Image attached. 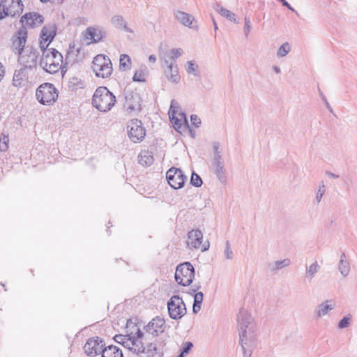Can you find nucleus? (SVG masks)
Segmentation results:
<instances>
[{"label": "nucleus", "mask_w": 357, "mask_h": 357, "mask_svg": "<svg viewBox=\"0 0 357 357\" xmlns=\"http://www.w3.org/2000/svg\"><path fill=\"white\" fill-rule=\"evenodd\" d=\"M239 344L243 357H250L257 347V339L253 318L245 310L241 309L238 314Z\"/></svg>", "instance_id": "1"}, {"label": "nucleus", "mask_w": 357, "mask_h": 357, "mask_svg": "<svg viewBox=\"0 0 357 357\" xmlns=\"http://www.w3.org/2000/svg\"><path fill=\"white\" fill-rule=\"evenodd\" d=\"M133 327L135 328V332L131 331L130 333L127 335H116L114 340L130 351L139 355L145 351L142 342L144 333L136 325Z\"/></svg>", "instance_id": "2"}, {"label": "nucleus", "mask_w": 357, "mask_h": 357, "mask_svg": "<svg viewBox=\"0 0 357 357\" xmlns=\"http://www.w3.org/2000/svg\"><path fill=\"white\" fill-rule=\"evenodd\" d=\"M115 102V96L105 86L98 87L96 90L92 98L93 105L102 112L110 110Z\"/></svg>", "instance_id": "3"}, {"label": "nucleus", "mask_w": 357, "mask_h": 357, "mask_svg": "<svg viewBox=\"0 0 357 357\" xmlns=\"http://www.w3.org/2000/svg\"><path fill=\"white\" fill-rule=\"evenodd\" d=\"M62 63V54L55 49H52L43 52L39 65L46 72L54 74L59 72Z\"/></svg>", "instance_id": "4"}, {"label": "nucleus", "mask_w": 357, "mask_h": 357, "mask_svg": "<svg viewBox=\"0 0 357 357\" xmlns=\"http://www.w3.org/2000/svg\"><path fill=\"white\" fill-rule=\"evenodd\" d=\"M91 68L95 75L101 78L109 77L113 70L111 60L102 54H98L93 58Z\"/></svg>", "instance_id": "5"}, {"label": "nucleus", "mask_w": 357, "mask_h": 357, "mask_svg": "<svg viewBox=\"0 0 357 357\" xmlns=\"http://www.w3.org/2000/svg\"><path fill=\"white\" fill-rule=\"evenodd\" d=\"M36 96L40 103L50 105L57 100L58 91L52 84L43 83L37 89Z\"/></svg>", "instance_id": "6"}, {"label": "nucleus", "mask_w": 357, "mask_h": 357, "mask_svg": "<svg viewBox=\"0 0 357 357\" xmlns=\"http://www.w3.org/2000/svg\"><path fill=\"white\" fill-rule=\"evenodd\" d=\"M175 280L182 286L190 285L195 278V268L190 262H184L176 266Z\"/></svg>", "instance_id": "7"}, {"label": "nucleus", "mask_w": 357, "mask_h": 357, "mask_svg": "<svg viewBox=\"0 0 357 357\" xmlns=\"http://www.w3.org/2000/svg\"><path fill=\"white\" fill-rule=\"evenodd\" d=\"M39 55L40 52L36 48L27 45L24 51L18 54V62L22 67L32 70L37 66Z\"/></svg>", "instance_id": "8"}, {"label": "nucleus", "mask_w": 357, "mask_h": 357, "mask_svg": "<svg viewBox=\"0 0 357 357\" xmlns=\"http://www.w3.org/2000/svg\"><path fill=\"white\" fill-rule=\"evenodd\" d=\"M168 313L173 319H181L187 312L183 299L178 295L173 296L167 302Z\"/></svg>", "instance_id": "9"}, {"label": "nucleus", "mask_w": 357, "mask_h": 357, "mask_svg": "<svg viewBox=\"0 0 357 357\" xmlns=\"http://www.w3.org/2000/svg\"><path fill=\"white\" fill-rule=\"evenodd\" d=\"M129 139L134 143L141 142L146 136L145 128L140 120L134 119L130 120L127 126Z\"/></svg>", "instance_id": "10"}, {"label": "nucleus", "mask_w": 357, "mask_h": 357, "mask_svg": "<svg viewBox=\"0 0 357 357\" xmlns=\"http://www.w3.org/2000/svg\"><path fill=\"white\" fill-rule=\"evenodd\" d=\"M1 6L0 20L6 16L20 15L23 11V3L21 0H3L1 1Z\"/></svg>", "instance_id": "11"}, {"label": "nucleus", "mask_w": 357, "mask_h": 357, "mask_svg": "<svg viewBox=\"0 0 357 357\" xmlns=\"http://www.w3.org/2000/svg\"><path fill=\"white\" fill-rule=\"evenodd\" d=\"M166 178L172 188L180 189L183 187L187 176L184 175L181 169L171 167L166 173Z\"/></svg>", "instance_id": "12"}, {"label": "nucleus", "mask_w": 357, "mask_h": 357, "mask_svg": "<svg viewBox=\"0 0 357 357\" xmlns=\"http://www.w3.org/2000/svg\"><path fill=\"white\" fill-rule=\"evenodd\" d=\"M27 40V31L24 27L18 29L12 36L11 50L15 54H19L25 49Z\"/></svg>", "instance_id": "13"}, {"label": "nucleus", "mask_w": 357, "mask_h": 357, "mask_svg": "<svg viewBox=\"0 0 357 357\" xmlns=\"http://www.w3.org/2000/svg\"><path fill=\"white\" fill-rule=\"evenodd\" d=\"M105 344L103 340L99 337L89 338L84 346V350L87 356H96L102 354L104 349Z\"/></svg>", "instance_id": "14"}, {"label": "nucleus", "mask_w": 357, "mask_h": 357, "mask_svg": "<svg viewBox=\"0 0 357 357\" xmlns=\"http://www.w3.org/2000/svg\"><path fill=\"white\" fill-rule=\"evenodd\" d=\"M165 320L160 316H157L152 319L148 324L144 326V330L147 333L155 337L162 333L165 331Z\"/></svg>", "instance_id": "15"}, {"label": "nucleus", "mask_w": 357, "mask_h": 357, "mask_svg": "<svg viewBox=\"0 0 357 357\" xmlns=\"http://www.w3.org/2000/svg\"><path fill=\"white\" fill-rule=\"evenodd\" d=\"M124 107L128 112H139L141 110V97L138 93L129 92L126 95Z\"/></svg>", "instance_id": "16"}, {"label": "nucleus", "mask_w": 357, "mask_h": 357, "mask_svg": "<svg viewBox=\"0 0 357 357\" xmlns=\"http://www.w3.org/2000/svg\"><path fill=\"white\" fill-rule=\"evenodd\" d=\"M161 59L164 60L165 63L167 66V69L165 72L167 79L172 83H178L181 77L177 65L175 63H169L165 56L161 57Z\"/></svg>", "instance_id": "17"}, {"label": "nucleus", "mask_w": 357, "mask_h": 357, "mask_svg": "<svg viewBox=\"0 0 357 357\" xmlns=\"http://www.w3.org/2000/svg\"><path fill=\"white\" fill-rule=\"evenodd\" d=\"M203 239V234L199 229H192L188 232L187 245L190 249L200 248Z\"/></svg>", "instance_id": "18"}, {"label": "nucleus", "mask_w": 357, "mask_h": 357, "mask_svg": "<svg viewBox=\"0 0 357 357\" xmlns=\"http://www.w3.org/2000/svg\"><path fill=\"white\" fill-rule=\"evenodd\" d=\"M21 22L30 27L39 26L43 22V17L36 13H26L21 18Z\"/></svg>", "instance_id": "19"}, {"label": "nucleus", "mask_w": 357, "mask_h": 357, "mask_svg": "<svg viewBox=\"0 0 357 357\" xmlns=\"http://www.w3.org/2000/svg\"><path fill=\"white\" fill-rule=\"evenodd\" d=\"M335 307V303L332 300H326V301L318 305L314 310V313L317 318L322 317L328 314V312Z\"/></svg>", "instance_id": "20"}, {"label": "nucleus", "mask_w": 357, "mask_h": 357, "mask_svg": "<svg viewBox=\"0 0 357 357\" xmlns=\"http://www.w3.org/2000/svg\"><path fill=\"white\" fill-rule=\"evenodd\" d=\"M27 68L22 67L16 70L13 78V84L16 87H22L25 85L28 79Z\"/></svg>", "instance_id": "21"}, {"label": "nucleus", "mask_w": 357, "mask_h": 357, "mask_svg": "<svg viewBox=\"0 0 357 357\" xmlns=\"http://www.w3.org/2000/svg\"><path fill=\"white\" fill-rule=\"evenodd\" d=\"M175 16L178 21L184 26H189L191 29L197 28L196 22H194L195 18L192 15L185 12L178 10L176 12Z\"/></svg>", "instance_id": "22"}, {"label": "nucleus", "mask_w": 357, "mask_h": 357, "mask_svg": "<svg viewBox=\"0 0 357 357\" xmlns=\"http://www.w3.org/2000/svg\"><path fill=\"white\" fill-rule=\"evenodd\" d=\"M85 37L93 43L99 42L103 37L102 31L97 28L89 27L86 30Z\"/></svg>", "instance_id": "23"}, {"label": "nucleus", "mask_w": 357, "mask_h": 357, "mask_svg": "<svg viewBox=\"0 0 357 357\" xmlns=\"http://www.w3.org/2000/svg\"><path fill=\"white\" fill-rule=\"evenodd\" d=\"M154 161L153 155L151 151L143 150L138 155V162L143 166H150Z\"/></svg>", "instance_id": "24"}, {"label": "nucleus", "mask_w": 357, "mask_h": 357, "mask_svg": "<svg viewBox=\"0 0 357 357\" xmlns=\"http://www.w3.org/2000/svg\"><path fill=\"white\" fill-rule=\"evenodd\" d=\"M321 267L317 261H314L310 265H305V277L308 281H311L319 271Z\"/></svg>", "instance_id": "25"}, {"label": "nucleus", "mask_w": 357, "mask_h": 357, "mask_svg": "<svg viewBox=\"0 0 357 357\" xmlns=\"http://www.w3.org/2000/svg\"><path fill=\"white\" fill-rule=\"evenodd\" d=\"M101 354L102 357H123L122 351L114 345L105 347Z\"/></svg>", "instance_id": "26"}, {"label": "nucleus", "mask_w": 357, "mask_h": 357, "mask_svg": "<svg viewBox=\"0 0 357 357\" xmlns=\"http://www.w3.org/2000/svg\"><path fill=\"white\" fill-rule=\"evenodd\" d=\"M213 169H214V174L218 178V180L222 183H224L227 181V178L225 176L226 174V169L224 167V163L223 162H218L216 164H212Z\"/></svg>", "instance_id": "27"}, {"label": "nucleus", "mask_w": 357, "mask_h": 357, "mask_svg": "<svg viewBox=\"0 0 357 357\" xmlns=\"http://www.w3.org/2000/svg\"><path fill=\"white\" fill-rule=\"evenodd\" d=\"M169 118L172 123L178 128H181L183 123L188 124L186 116L182 112H180L178 114H169Z\"/></svg>", "instance_id": "28"}, {"label": "nucleus", "mask_w": 357, "mask_h": 357, "mask_svg": "<svg viewBox=\"0 0 357 357\" xmlns=\"http://www.w3.org/2000/svg\"><path fill=\"white\" fill-rule=\"evenodd\" d=\"M55 35V26L53 25H47L45 26L43 28L41 31L40 38H47L49 40V43H51V41L54 39Z\"/></svg>", "instance_id": "29"}, {"label": "nucleus", "mask_w": 357, "mask_h": 357, "mask_svg": "<svg viewBox=\"0 0 357 357\" xmlns=\"http://www.w3.org/2000/svg\"><path fill=\"white\" fill-rule=\"evenodd\" d=\"M291 264V260L288 258L278 260L268 264L270 271H275L287 267Z\"/></svg>", "instance_id": "30"}, {"label": "nucleus", "mask_w": 357, "mask_h": 357, "mask_svg": "<svg viewBox=\"0 0 357 357\" xmlns=\"http://www.w3.org/2000/svg\"><path fill=\"white\" fill-rule=\"evenodd\" d=\"M215 10L220 13L222 16L225 17L227 19H228L230 21H232L234 22H236V15L229 11V10L222 7L220 5H217L215 6Z\"/></svg>", "instance_id": "31"}, {"label": "nucleus", "mask_w": 357, "mask_h": 357, "mask_svg": "<svg viewBox=\"0 0 357 357\" xmlns=\"http://www.w3.org/2000/svg\"><path fill=\"white\" fill-rule=\"evenodd\" d=\"M147 75V68L146 66H142L140 68L135 72L133 76L134 82H143L146 80V77Z\"/></svg>", "instance_id": "32"}, {"label": "nucleus", "mask_w": 357, "mask_h": 357, "mask_svg": "<svg viewBox=\"0 0 357 357\" xmlns=\"http://www.w3.org/2000/svg\"><path fill=\"white\" fill-rule=\"evenodd\" d=\"M338 270L343 277L345 278L348 276L351 271L349 261L340 259L338 264Z\"/></svg>", "instance_id": "33"}, {"label": "nucleus", "mask_w": 357, "mask_h": 357, "mask_svg": "<svg viewBox=\"0 0 357 357\" xmlns=\"http://www.w3.org/2000/svg\"><path fill=\"white\" fill-rule=\"evenodd\" d=\"M131 59L127 54H121L120 56L119 68L122 70H127L130 69Z\"/></svg>", "instance_id": "34"}, {"label": "nucleus", "mask_w": 357, "mask_h": 357, "mask_svg": "<svg viewBox=\"0 0 357 357\" xmlns=\"http://www.w3.org/2000/svg\"><path fill=\"white\" fill-rule=\"evenodd\" d=\"M291 51V45L288 42H285L280 45L277 51V56L279 58H282L287 56Z\"/></svg>", "instance_id": "35"}, {"label": "nucleus", "mask_w": 357, "mask_h": 357, "mask_svg": "<svg viewBox=\"0 0 357 357\" xmlns=\"http://www.w3.org/2000/svg\"><path fill=\"white\" fill-rule=\"evenodd\" d=\"M183 50L181 48L177 49H172L168 52L166 55H164V56H167L168 59L174 61L173 63H175V60L180 57L183 54ZM163 57V56H160V58Z\"/></svg>", "instance_id": "36"}, {"label": "nucleus", "mask_w": 357, "mask_h": 357, "mask_svg": "<svg viewBox=\"0 0 357 357\" xmlns=\"http://www.w3.org/2000/svg\"><path fill=\"white\" fill-rule=\"evenodd\" d=\"M352 320V315L350 314H348L347 315L344 316L339 322L337 324V327L339 329H344L346 328H348Z\"/></svg>", "instance_id": "37"}, {"label": "nucleus", "mask_w": 357, "mask_h": 357, "mask_svg": "<svg viewBox=\"0 0 357 357\" xmlns=\"http://www.w3.org/2000/svg\"><path fill=\"white\" fill-rule=\"evenodd\" d=\"M112 24L116 28H124L126 29V24L124 20L121 15H114L112 18Z\"/></svg>", "instance_id": "38"}, {"label": "nucleus", "mask_w": 357, "mask_h": 357, "mask_svg": "<svg viewBox=\"0 0 357 357\" xmlns=\"http://www.w3.org/2000/svg\"><path fill=\"white\" fill-rule=\"evenodd\" d=\"M198 66L195 64L193 61H189L187 62L186 71L188 74H193L194 75H198L197 74Z\"/></svg>", "instance_id": "39"}, {"label": "nucleus", "mask_w": 357, "mask_h": 357, "mask_svg": "<svg viewBox=\"0 0 357 357\" xmlns=\"http://www.w3.org/2000/svg\"><path fill=\"white\" fill-rule=\"evenodd\" d=\"M8 136L2 134L0 136V151H6L8 148Z\"/></svg>", "instance_id": "40"}, {"label": "nucleus", "mask_w": 357, "mask_h": 357, "mask_svg": "<svg viewBox=\"0 0 357 357\" xmlns=\"http://www.w3.org/2000/svg\"><path fill=\"white\" fill-rule=\"evenodd\" d=\"M190 183L195 187H200L202 184V180L198 174L192 172L190 178Z\"/></svg>", "instance_id": "41"}, {"label": "nucleus", "mask_w": 357, "mask_h": 357, "mask_svg": "<svg viewBox=\"0 0 357 357\" xmlns=\"http://www.w3.org/2000/svg\"><path fill=\"white\" fill-rule=\"evenodd\" d=\"M180 112H181V108H180L178 102L175 100H172L171 101V105H170V109H169V114H178Z\"/></svg>", "instance_id": "42"}, {"label": "nucleus", "mask_w": 357, "mask_h": 357, "mask_svg": "<svg viewBox=\"0 0 357 357\" xmlns=\"http://www.w3.org/2000/svg\"><path fill=\"white\" fill-rule=\"evenodd\" d=\"M145 351H144V354H146L148 356H153L154 354L157 351V347L155 344L150 343L146 347H144ZM143 354V352L142 353Z\"/></svg>", "instance_id": "43"}, {"label": "nucleus", "mask_w": 357, "mask_h": 357, "mask_svg": "<svg viewBox=\"0 0 357 357\" xmlns=\"http://www.w3.org/2000/svg\"><path fill=\"white\" fill-rule=\"evenodd\" d=\"M325 193V185L323 181H321L319 184V189L317 190L316 195V200L318 203H319L323 197V195Z\"/></svg>", "instance_id": "44"}, {"label": "nucleus", "mask_w": 357, "mask_h": 357, "mask_svg": "<svg viewBox=\"0 0 357 357\" xmlns=\"http://www.w3.org/2000/svg\"><path fill=\"white\" fill-rule=\"evenodd\" d=\"M244 22H245V26H244L243 31H244L245 38H248L249 36V33L251 31V29H252L251 22H250V19L247 17H245Z\"/></svg>", "instance_id": "45"}, {"label": "nucleus", "mask_w": 357, "mask_h": 357, "mask_svg": "<svg viewBox=\"0 0 357 357\" xmlns=\"http://www.w3.org/2000/svg\"><path fill=\"white\" fill-rule=\"evenodd\" d=\"M225 255L227 259H231L234 257L233 251L231 250L230 243L229 241H226L225 249Z\"/></svg>", "instance_id": "46"}, {"label": "nucleus", "mask_w": 357, "mask_h": 357, "mask_svg": "<svg viewBox=\"0 0 357 357\" xmlns=\"http://www.w3.org/2000/svg\"><path fill=\"white\" fill-rule=\"evenodd\" d=\"M50 43H49V40L47 38H41L40 40V48L41 51L43 52L45 50H52V48L48 49V46Z\"/></svg>", "instance_id": "47"}, {"label": "nucleus", "mask_w": 357, "mask_h": 357, "mask_svg": "<svg viewBox=\"0 0 357 357\" xmlns=\"http://www.w3.org/2000/svg\"><path fill=\"white\" fill-rule=\"evenodd\" d=\"M193 347V344L191 342H186L184 343L183 347L182 348V353L184 355L189 354L190 351Z\"/></svg>", "instance_id": "48"}, {"label": "nucleus", "mask_w": 357, "mask_h": 357, "mask_svg": "<svg viewBox=\"0 0 357 357\" xmlns=\"http://www.w3.org/2000/svg\"><path fill=\"white\" fill-rule=\"evenodd\" d=\"M192 294L194 295V303H193L202 304V303L203 301V297H204L203 293L199 291V292H197L196 294Z\"/></svg>", "instance_id": "49"}, {"label": "nucleus", "mask_w": 357, "mask_h": 357, "mask_svg": "<svg viewBox=\"0 0 357 357\" xmlns=\"http://www.w3.org/2000/svg\"><path fill=\"white\" fill-rule=\"evenodd\" d=\"M319 93L322 99V100L324 101L326 108L329 110L330 112H333V109L331 107V106L330 105L329 102H328L325 95L322 93V91L320 90V89H319Z\"/></svg>", "instance_id": "50"}, {"label": "nucleus", "mask_w": 357, "mask_h": 357, "mask_svg": "<svg viewBox=\"0 0 357 357\" xmlns=\"http://www.w3.org/2000/svg\"><path fill=\"white\" fill-rule=\"evenodd\" d=\"M190 120L192 124L194 125L196 128L199 127L201 124L200 119L195 114L191 115Z\"/></svg>", "instance_id": "51"}, {"label": "nucleus", "mask_w": 357, "mask_h": 357, "mask_svg": "<svg viewBox=\"0 0 357 357\" xmlns=\"http://www.w3.org/2000/svg\"><path fill=\"white\" fill-rule=\"evenodd\" d=\"M218 162H223L221 153H214L212 164H216Z\"/></svg>", "instance_id": "52"}, {"label": "nucleus", "mask_w": 357, "mask_h": 357, "mask_svg": "<svg viewBox=\"0 0 357 357\" xmlns=\"http://www.w3.org/2000/svg\"><path fill=\"white\" fill-rule=\"evenodd\" d=\"M325 174L330 178H332V179H337L339 178V176L337 174H335L331 172H329V171H326L325 172Z\"/></svg>", "instance_id": "53"}, {"label": "nucleus", "mask_w": 357, "mask_h": 357, "mask_svg": "<svg viewBox=\"0 0 357 357\" xmlns=\"http://www.w3.org/2000/svg\"><path fill=\"white\" fill-rule=\"evenodd\" d=\"M212 146L214 153H221L219 151L220 144L218 142H213Z\"/></svg>", "instance_id": "54"}, {"label": "nucleus", "mask_w": 357, "mask_h": 357, "mask_svg": "<svg viewBox=\"0 0 357 357\" xmlns=\"http://www.w3.org/2000/svg\"><path fill=\"white\" fill-rule=\"evenodd\" d=\"M202 304L193 303L192 311L195 314H197L201 309Z\"/></svg>", "instance_id": "55"}, {"label": "nucleus", "mask_w": 357, "mask_h": 357, "mask_svg": "<svg viewBox=\"0 0 357 357\" xmlns=\"http://www.w3.org/2000/svg\"><path fill=\"white\" fill-rule=\"evenodd\" d=\"M201 288L200 284H195L193 288L190 289V294L192 295V294H196L197 291Z\"/></svg>", "instance_id": "56"}, {"label": "nucleus", "mask_w": 357, "mask_h": 357, "mask_svg": "<svg viewBox=\"0 0 357 357\" xmlns=\"http://www.w3.org/2000/svg\"><path fill=\"white\" fill-rule=\"evenodd\" d=\"M40 1L43 3L51 2V3H56V4H59L63 1V0H40Z\"/></svg>", "instance_id": "57"}, {"label": "nucleus", "mask_w": 357, "mask_h": 357, "mask_svg": "<svg viewBox=\"0 0 357 357\" xmlns=\"http://www.w3.org/2000/svg\"><path fill=\"white\" fill-rule=\"evenodd\" d=\"M281 2L284 6H286L287 8H288L289 10H291L292 11H295V10L289 4V3L287 1L281 0Z\"/></svg>", "instance_id": "58"}, {"label": "nucleus", "mask_w": 357, "mask_h": 357, "mask_svg": "<svg viewBox=\"0 0 357 357\" xmlns=\"http://www.w3.org/2000/svg\"><path fill=\"white\" fill-rule=\"evenodd\" d=\"M209 248V242L206 241L202 245V251L204 252L208 250Z\"/></svg>", "instance_id": "59"}, {"label": "nucleus", "mask_w": 357, "mask_h": 357, "mask_svg": "<svg viewBox=\"0 0 357 357\" xmlns=\"http://www.w3.org/2000/svg\"><path fill=\"white\" fill-rule=\"evenodd\" d=\"M272 69L273 70V71L277 73V74H279L281 72V70L280 68L278 67V66H273Z\"/></svg>", "instance_id": "60"}, {"label": "nucleus", "mask_w": 357, "mask_h": 357, "mask_svg": "<svg viewBox=\"0 0 357 357\" xmlns=\"http://www.w3.org/2000/svg\"><path fill=\"white\" fill-rule=\"evenodd\" d=\"M149 61L155 63L156 61V57L154 55H150L149 57Z\"/></svg>", "instance_id": "61"}, {"label": "nucleus", "mask_w": 357, "mask_h": 357, "mask_svg": "<svg viewBox=\"0 0 357 357\" xmlns=\"http://www.w3.org/2000/svg\"><path fill=\"white\" fill-rule=\"evenodd\" d=\"M77 86L79 87V88H83L84 87V82L82 81H77Z\"/></svg>", "instance_id": "62"}, {"label": "nucleus", "mask_w": 357, "mask_h": 357, "mask_svg": "<svg viewBox=\"0 0 357 357\" xmlns=\"http://www.w3.org/2000/svg\"><path fill=\"white\" fill-rule=\"evenodd\" d=\"M340 259L346 260V255L345 253H342L340 256Z\"/></svg>", "instance_id": "63"}, {"label": "nucleus", "mask_w": 357, "mask_h": 357, "mask_svg": "<svg viewBox=\"0 0 357 357\" xmlns=\"http://www.w3.org/2000/svg\"><path fill=\"white\" fill-rule=\"evenodd\" d=\"M184 354H183L182 353H181L177 357H184Z\"/></svg>", "instance_id": "64"}]
</instances>
